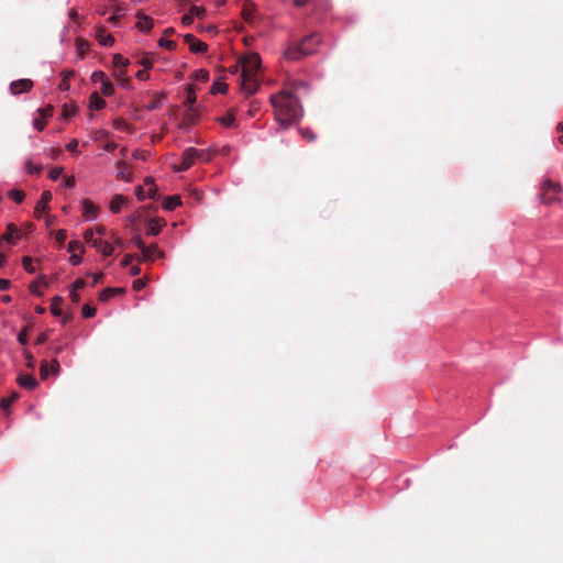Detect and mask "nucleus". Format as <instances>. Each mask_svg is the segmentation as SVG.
Here are the masks:
<instances>
[{
    "label": "nucleus",
    "mask_w": 563,
    "mask_h": 563,
    "mask_svg": "<svg viewBox=\"0 0 563 563\" xmlns=\"http://www.w3.org/2000/svg\"><path fill=\"white\" fill-rule=\"evenodd\" d=\"M275 120L284 129L297 123L303 115L299 98L290 90H282L271 96Z\"/></svg>",
    "instance_id": "f257e3e1"
},
{
    "label": "nucleus",
    "mask_w": 563,
    "mask_h": 563,
    "mask_svg": "<svg viewBox=\"0 0 563 563\" xmlns=\"http://www.w3.org/2000/svg\"><path fill=\"white\" fill-rule=\"evenodd\" d=\"M261 57L258 54H250L241 60V89L246 96L254 95L260 86L258 71L261 69Z\"/></svg>",
    "instance_id": "f03ea898"
},
{
    "label": "nucleus",
    "mask_w": 563,
    "mask_h": 563,
    "mask_svg": "<svg viewBox=\"0 0 563 563\" xmlns=\"http://www.w3.org/2000/svg\"><path fill=\"white\" fill-rule=\"evenodd\" d=\"M321 35L311 33L300 41H291L285 48L283 56L289 62H298L317 52L321 44Z\"/></svg>",
    "instance_id": "7ed1b4c3"
},
{
    "label": "nucleus",
    "mask_w": 563,
    "mask_h": 563,
    "mask_svg": "<svg viewBox=\"0 0 563 563\" xmlns=\"http://www.w3.org/2000/svg\"><path fill=\"white\" fill-rule=\"evenodd\" d=\"M562 187L559 183L544 180L542 185L541 200L545 205H550L556 200V196L561 192Z\"/></svg>",
    "instance_id": "20e7f679"
},
{
    "label": "nucleus",
    "mask_w": 563,
    "mask_h": 563,
    "mask_svg": "<svg viewBox=\"0 0 563 563\" xmlns=\"http://www.w3.org/2000/svg\"><path fill=\"white\" fill-rule=\"evenodd\" d=\"M33 81L27 78L18 79L10 84V91L12 95H21L23 92H27L33 88Z\"/></svg>",
    "instance_id": "39448f33"
},
{
    "label": "nucleus",
    "mask_w": 563,
    "mask_h": 563,
    "mask_svg": "<svg viewBox=\"0 0 563 563\" xmlns=\"http://www.w3.org/2000/svg\"><path fill=\"white\" fill-rule=\"evenodd\" d=\"M184 41L189 45L191 53H206L208 51V45L192 34H186Z\"/></svg>",
    "instance_id": "423d86ee"
},
{
    "label": "nucleus",
    "mask_w": 563,
    "mask_h": 563,
    "mask_svg": "<svg viewBox=\"0 0 563 563\" xmlns=\"http://www.w3.org/2000/svg\"><path fill=\"white\" fill-rule=\"evenodd\" d=\"M164 256L165 253L158 249L156 243H154L145 247L140 261L153 262L155 258H163Z\"/></svg>",
    "instance_id": "0eeeda50"
},
{
    "label": "nucleus",
    "mask_w": 563,
    "mask_h": 563,
    "mask_svg": "<svg viewBox=\"0 0 563 563\" xmlns=\"http://www.w3.org/2000/svg\"><path fill=\"white\" fill-rule=\"evenodd\" d=\"M202 155H206L205 151L197 150L195 147H188L183 152L181 159L190 168L196 162V159H198V157Z\"/></svg>",
    "instance_id": "6e6552de"
},
{
    "label": "nucleus",
    "mask_w": 563,
    "mask_h": 563,
    "mask_svg": "<svg viewBox=\"0 0 563 563\" xmlns=\"http://www.w3.org/2000/svg\"><path fill=\"white\" fill-rule=\"evenodd\" d=\"M51 200H52L51 191H47V190L43 191L41 199L37 201L35 209H34V214L36 218H41L42 213L46 212Z\"/></svg>",
    "instance_id": "1a4fd4ad"
},
{
    "label": "nucleus",
    "mask_w": 563,
    "mask_h": 563,
    "mask_svg": "<svg viewBox=\"0 0 563 563\" xmlns=\"http://www.w3.org/2000/svg\"><path fill=\"white\" fill-rule=\"evenodd\" d=\"M82 206V216L88 220H93L97 218L99 213V208L89 199H84L81 201Z\"/></svg>",
    "instance_id": "9d476101"
},
{
    "label": "nucleus",
    "mask_w": 563,
    "mask_h": 563,
    "mask_svg": "<svg viewBox=\"0 0 563 563\" xmlns=\"http://www.w3.org/2000/svg\"><path fill=\"white\" fill-rule=\"evenodd\" d=\"M136 18H137L136 27L139 29V31L150 32L152 30V27L154 25L153 19L145 15L142 11H139L136 13Z\"/></svg>",
    "instance_id": "9b49d317"
},
{
    "label": "nucleus",
    "mask_w": 563,
    "mask_h": 563,
    "mask_svg": "<svg viewBox=\"0 0 563 563\" xmlns=\"http://www.w3.org/2000/svg\"><path fill=\"white\" fill-rule=\"evenodd\" d=\"M2 238L9 244L14 245L16 241L21 238V232L13 223H10L8 224L7 231L2 235Z\"/></svg>",
    "instance_id": "f8f14e48"
},
{
    "label": "nucleus",
    "mask_w": 563,
    "mask_h": 563,
    "mask_svg": "<svg viewBox=\"0 0 563 563\" xmlns=\"http://www.w3.org/2000/svg\"><path fill=\"white\" fill-rule=\"evenodd\" d=\"M18 384L25 389L32 390L37 386L35 377L31 374L20 375L16 379Z\"/></svg>",
    "instance_id": "ddd939ff"
},
{
    "label": "nucleus",
    "mask_w": 563,
    "mask_h": 563,
    "mask_svg": "<svg viewBox=\"0 0 563 563\" xmlns=\"http://www.w3.org/2000/svg\"><path fill=\"white\" fill-rule=\"evenodd\" d=\"M93 247L97 249L98 252L102 253L104 256L112 255L114 247L107 241L102 239L93 240Z\"/></svg>",
    "instance_id": "4468645a"
},
{
    "label": "nucleus",
    "mask_w": 563,
    "mask_h": 563,
    "mask_svg": "<svg viewBox=\"0 0 563 563\" xmlns=\"http://www.w3.org/2000/svg\"><path fill=\"white\" fill-rule=\"evenodd\" d=\"M166 222L164 220H159V219H151L148 222H147V231H146V234L147 235H157L159 234L163 225H165Z\"/></svg>",
    "instance_id": "2eb2a0df"
},
{
    "label": "nucleus",
    "mask_w": 563,
    "mask_h": 563,
    "mask_svg": "<svg viewBox=\"0 0 563 563\" xmlns=\"http://www.w3.org/2000/svg\"><path fill=\"white\" fill-rule=\"evenodd\" d=\"M97 40L103 46H112L114 43V38L111 34L106 33L103 27H99L96 34Z\"/></svg>",
    "instance_id": "dca6fc26"
},
{
    "label": "nucleus",
    "mask_w": 563,
    "mask_h": 563,
    "mask_svg": "<svg viewBox=\"0 0 563 563\" xmlns=\"http://www.w3.org/2000/svg\"><path fill=\"white\" fill-rule=\"evenodd\" d=\"M128 202V199L122 195H115L110 202V211L112 213H119L122 207Z\"/></svg>",
    "instance_id": "f3484780"
},
{
    "label": "nucleus",
    "mask_w": 563,
    "mask_h": 563,
    "mask_svg": "<svg viewBox=\"0 0 563 563\" xmlns=\"http://www.w3.org/2000/svg\"><path fill=\"white\" fill-rule=\"evenodd\" d=\"M125 292V289L124 288H106L103 289L100 295H99V300L100 301H108L110 298H112L114 295H121V294H124Z\"/></svg>",
    "instance_id": "a211bd4d"
},
{
    "label": "nucleus",
    "mask_w": 563,
    "mask_h": 563,
    "mask_svg": "<svg viewBox=\"0 0 563 563\" xmlns=\"http://www.w3.org/2000/svg\"><path fill=\"white\" fill-rule=\"evenodd\" d=\"M106 101L99 96L97 91L92 92L89 98V108L92 110H101L106 107Z\"/></svg>",
    "instance_id": "6ab92c4d"
},
{
    "label": "nucleus",
    "mask_w": 563,
    "mask_h": 563,
    "mask_svg": "<svg viewBox=\"0 0 563 563\" xmlns=\"http://www.w3.org/2000/svg\"><path fill=\"white\" fill-rule=\"evenodd\" d=\"M75 74H76L75 70H63L62 71L63 78H62V81L59 82V86H58L60 91H68L69 90V88H70L69 80H70L71 77L75 76Z\"/></svg>",
    "instance_id": "aec40b11"
},
{
    "label": "nucleus",
    "mask_w": 563,
    "mask_h": 563,
    "mask_svg": "<svg viewBox=\"0 0 563 563\" xmlns=\"http://www.w3.org/2000/svg\"><path fill=\"white\" fill-rule=\"evenodd\" d=\"M180 205L179 196H168L163 201V208L167 211H173Z\"/></svg>",
    "instance_id": "412c9836"
},
{
    "label": "nucleus",
    "mask_w": 563,
    "mask_h": 563,
    "mask_svg": "<svg viewBox=\"0 0 563 563\" xmlns=\"http://www.w3.org/2000/svg\"><path fill=\"white\" fill-rule=\"evenodd\" d=\"M19 398V394L13 391L9 397H3L0 400V407L3 410H8L9 407Z\"/></svg>",
    "instance_id": "4be33fe9"
},
{
    "label": "nucleus",
    "mask_w": 563,
    "mask_h": 563,
    "mask_svg": "<svg viewBox=\"0 0 563 563\" xmlns=\"http://www.w3.org/2000/svg\"><path fill=\"white\" fill-rule=\"evenodd\" d=\"M62 302H63V298L59 297V296L54 297L53 300H52L51 312L55 317H60L62 316V310H60Z\"/></svg>",
    "instance_id": "5701e85b"
},
{
    "label": "nucleus",
    "mask_w": 563,
    "mask_h": 563,
    "mask_svg": "<svg viewBox=\"0 0 563 563\" xmlns=\"http://www.w3.org/2000/svg\"><path fill=\"white\" fill-rule=\"evenodd\" d=\"M8 197L16 203H21L25 198V192L20 189H11L8 191Z\"/></svg>",
    "instance_id": "b1692460"
},
{
    "label": "nucleus",
    "mask_w": 563,
    "mask_h": 563,
    "mask_svg": "<svg viewBox=\"0 0 563 563\" xmlns=\"http://www.w3.org/2000/svg\"><path fill=\"white\" fill-rule=\"evenodd\" d=\"M144 185L147 187L146 195L150 199L156 198V186L154 184V180L152 178H146Z\"/></svg>",
    "instance_id": "393cba45"
},
{
    "label": "nucleus",
    "mask_w": 563,
    "mask_h": 563,
    "mask_svg": "<svg viewBox=\"0 0 563 563\" xmlns=\"http://www.w3.org/2000/svg\"><path fill=\"white\" fill-rule=\"evenodd\" d=\"M309 5L316 11H325L329 8V0H309Z\"/></svg>",
    "instance_id": "a878e982"
},
{
    "label": "nucleus",
    "mask_w": 563,
    "mask_h": 563,
    "mask_svg": "<svg viewBox=\"0 0 563 563\" xmlns=\"http://www.w3.org/2000/svg\"><path fill=\"white\" fill-rule=\"evenodd\" d=\"M76 48L79 53V56L81 58H84L85 54L88 52L89 49V43L82 38H77L76 40Z\"/></svg>",
    "instance_id": "bb28decb"
},
{
    "label": "nucleus",
    "mask_w": 563,
    "mask_h": 563,
    "mask_svg": "<svg viewBox=\"0 0 563 563\" xmlns=\"http://www.w3.org/2000/svg\"><path fill=\"white\" fill-rule=\"evenodd\" d=\"M130 64V60L123 57L121 54H115L113 56V66L115 68H125Z\"/></svg>",
    "instance_id": "cd10ccee"
},
{
    "label": "nucleus",
    "mask_w": 563,
    "mask_h": 563,
    "mask_svg": "<svg viewBox=\"0 0 563 563\" xmlns=\"http://www.w3.org/2000/svg\"><path fill=\"white\" fill-rule=\"evenodd\" d=\"M101 92L106 97H110L113 95L114 87H113V84L109 79H106L103 82H101Z\"/></svg>",
    "instance_id": "c85d7f7f"
},
{
    "label": "nucleus",
    "mask_w": 563,
    "mask_h": 563,
    "mask_svg": "<svg viewBox=\"0 0 563 563\" xmlns=\"http://www.w3.org/2000/svg\"><path fill=\"white\" fill-rule=\"evenodd\" d=\"M196 100H197V98H196V92H195L194 87L192 86H188L187 87V97H186L185 104L188 108H191L195 104Z\"/></svg>",
    "instance_id": "c756f323"
},
{
    "label": "nucleus",
    "mask_w": 563,
    "mask_h": 563,
    "mask_svg": "<svg viewBox=\"0 0 563 563\" xmlns=\"http://www.w3.org/2000/svg\"><path fill=\"white\" fill-rule=\"evenodd\" d=\"M124 15V9L118 4L114 7V13L109 18L111 23H117Z\"/></svg>",
    "instance_id": "7c9ffc66"
},
{
    "label": "nucleus",
    "mask_w": 563,
    "mask_h": 563,
    "mask_svg": "<svg viewBox=\"0 0 563 563\" xmlns=\"http://www.w3.org/2000/svg\"><path fill=\"white\" fill-rule=\"evenodd\" d=\"M96 312V308L88 303H85L81 308V313L84 318H92L95 317Z\"/></svg>",
    "instance_id": "2f4dec72"
},
{
    "label": "nucleus",
    "mask_w": 563,
    "mask_h": 563,
    "mask_svg": "<svg viewBox=\"0 0 563 563\" xmlns=\"http://www.w3.org/2000/svg\"><path fill=\"white\" fill-rule=\"evenodd\" d=\"M22 265L27 273L33 274L35 272L33 261L30 256H24L22 258Z\"/></svg>",
    "instance_id": "473e14b6"
},
{
    "label": "nucleus",
    "mask_w": 563,
    "mask_h": 563,
    "mask_svg": "<svg viewBox=\"0 0 563 563\" xmlns=\"http://www.w3.org/2000/svg\"><path fill=\"white\" fill-rule=\"evenodd\" d=\"M219 121L222 125L230 128L233 126L235 118L232 113H229L225 117L220 118Z\"/></svg>",
    "instance_id": "72a5a7b5"
},
{
    "label": "nucleus",
    "mask_w": 563,
    "mask_h": 563,
    "mask_svg": "<svg viewBox=\"0 0 563 563\" xmlns=\"http://www.w3.org/2000/svg\"><path fill=\"white\" fill-rule=\"evenodd\" d=\"M190 13L194 16H197L198 19H202L206 15V9L203 7H191Z\"/></svg>",
    "instance_id": "f704fd0d"
},
{
    "label": "nucleus",
    "mask_w": 563,
    "mask_h": 563,
    "mask_svg": "<svg viewBox=\"0 0 563 563\" xmlns=\"http://www.w3.org/2000/svg\"><path fill=\"white\" fill-rule=\"evenodd\" d=\"M158 45L161 47H164V48L168 49V51H173V49L176 48V42H174L172 40H166V38H161L158 41Z\"/></svg>",
    "instance_id": "c9c22d12"
},
{
    "label": "nucleus",
    "mask_w": 563,
    "mask_h": 563,
    "mask_svg": "<svg viewBox=\"0 0 563 563\" xmlns=\"http://www.w3.org/2000/svg\"><path fill=\"white\" fill-rule=\"evenodd\" d=\"M84 245L79 241H70L67 246V251L70 253H75L76 251H82Z\"/></svg>",
    "instance_id": "e433bc0d"
},
{
    "label": "nucleus",
    "mask_w": 563,
    "mask_h": 563,
    "mask_svg": "<svg viewBox=\"0 0 563 563\" xmlns=\"http://www.w3.org/2000/svg\"><path fill=\"white\" fill-rule=\"evenodd\" d=\"M107 78L106 74L101 70L93 71L91 75L92 82H103Z\"/></svg>",
    "instance_id": "4c0bfd02"
},
{
    "label": "nucleus",
    "mask_w": 563,
    "mask_h": 563,
    "mask_svg": "<svg viewBox=\"0 0 563 563\" xmlns=\"http://www.w3.org/2000/svg\"><path fill=\"white\" fill-rule=\"evenodd\" d=\"M55 239H56L58 245L62 246L65 243L66 239H67L66 230H64V229L58 230L55 233Z\"/></svg>",
    "instance_id": "58836bf2"
},
{
    "label": "nucleus",
    "mask_w": 563,
    "mask_h": 563,
    "mask_svg": "<svg viewBox=\"0 0 563 563\" xmlns=\"http://www.w3.org/2000/svg\"><path fill=\"white\" fill-rule=\"evenodd\" d=\"M227 89H228V85L227 84H224V82H216L212 86L211 92L212 93H218V92L224 93L227 91Z\"/></svg>",
    "instance_id": "ea45409f"
},
{
    "label": "nucleus",
    "mask_w": 563,
    "mask_h": 563,
    "mask_svg": "<svg viewBox=\"0 0 563 563\" xmlns=\"http://www.w3.org/2000/svg\"><path fill=\"white\" fill-rule=\"evenodd\" d=\"M49 368L48 363L46 361H43L40 367V376L42 379H46L49 375Z\"/></svg>",
    "instance_id": "a19ab883"
},
{
    "label": "nucleus",
    "mask_w": 563,
    "mask_h": 563,
    "mask_svg": "<svg viewBox=\"0 0 563 563\" xmlns=\"http://www.w3.org/2000/svg\"><path fill=\"white\" fill-rule=\"evenodd\" d=\"M132 242H133V244H134L137 249H140L141 253H143V252H144V250H145V247L147 246V245H145L144 241L142 240V238H141L140 235L134 236V238L132 239Z\"/></svg>",
    "instance_id": "79ce46f5"
},
{
    "label": "nucleus",
    "mask_w": 563,
    "mask_h": 563,
    "mask_svg": "<svg viewBox=\"0 0 563 563\" xmlns=\"http://www.w3.org/2000/svg\"><path fill=\"white\" fill-rule=\"evenodd\" d=\"M27 330H29V327H25L23 328L20 333L18 334V341L22 344V345H25L27 343Z\"/></svg>",
    "instance_id": "37998d69"
},
{
    "label": "nucleus",
    "mask_w": 563,
    "mask_h": 563,
    "mask_svg": "<svg viewBox=\"0 0 563 563\" xmlns=\"http://www.w3.org/2000/svg\"><path fill=\"white\" fill-rule=\"evenodd\" d=\"M38 114L41 118L46 120L48 117L53 115V107L40 108Z\"/></svg>",
    "instance_id": "c03bdc74"
},
{
    "label": "nucleus",
    "mask_w": 563,
    "mask_h": 563,
    "mask_svg": "<svg viewBox=\"0 0 563 563\" xmlns=\"http://www.w3.org/2000/svg\"><path fill=\"white\" fill-rule=\"evenodd\" d=\"M300 134L309 142H313L316 140L314 133L309 129H300Z\"/></svg>",
    "instance_id": "a18cd8bd"
},
{
    "label": "nucleus",
    "mask_w": 563,
    "mask_h": 563,
    "mask_svg": "<svg viewBox=\"0 0 563 563\" xmlns=\"http://www.w3.org/2000/svg\"><path fill=\"white\" fill-rule=\"evenodd\" d=\"M135 258L140 260L141 257H139L137 255H133V254H126L122 262H121V265L123 267H126V266H130V264L132 263V261H134Z\"/></svg>",
    "instance_id": "49530a36"
},
{
    "label": "nucleus",
    "mask_w": 563,
    "mask_h": 563,
    "mask_svg": "<svg viewBox=\"0 0 563 563\" xmlns=\"http://www.w3.org/2000/svg\"><path fill=\"white\" fill-rule=\"evenodd\" d=\"M48 368H49V372L53 374V375H57L59 373V369H60V366H59V363L56 358H54L51 364H48Z\"/></svg>",
    "instance_id": "de8ad7c7"
},
{
    "label": "nucleus",
    "mask_w": 563,
    "mask_h": 563,
    "mask_svg": "<svg viewBox=\"0 0 563 563\" xmlns=\"http://www.w3.org/2000/svg\"><path fill=\"white\" fill-rule=\"evenodd\" d=\"M41 170H42L41 166H35L32 164V162L26 163V172L29 174H38V173H41Z\"/></svg>",
    "instance_id": "09e8293b"
},
{
    "label": "nucleus",
    "mask_w": 563,
    "mask_h": 563,
    "mask_svg": "<svg viewBox=\"0 0 563 563\" xmlns=\"http://www.w3.org/2000/svg\"><path fill=\"white\" fill-rule=\"evenodd\" d=\"M46 121L45 119L38 117L34 120L33 125L37 131H42L45 128Z\"/></svg>",
    "instance_id": "8fccbe9b"
},
{
    "label": "nucleus",
    "mask_w": 563,
    "mask_h": 563,
    "mask_svg": "<svg viewBox=\"0 0 563 563\" xmlns=\"http://www.w3.org/2000/svg\"><path fill=\"white\" fill-rule=\"evenodd\" d=\"M62 172H63V168L62 167H54L53 169H51L49 172V178L52 180H56L59 178V176L62 175Z\"/></svg>",
    "instance_id": "3c124183"
},
{
    "label": "nucleus",
    "mask_w": 563,
    "mask_h": 563,
    "mask_svg": "<svg viewBox=\"0 0 563 563\" xmlns=\"http://www.w3.org/2000/svg\"><path fill=\"white\" fill-rule=\"evenodd\" d=\"M145 285H146L145 280H144V279H142V278H140V279H135V280L133 282L132 287H133V289H134L135 291H140V290H142V289L145 287Z\"/></svg>",
    "instance_id": "603ef678"
},
{
    "label": "nucleus",
    "mask_w": 563,
    "mask_h": 563,
    "mask_svg": "<svg viewBox=\"0 0 563 563\" xmlns=\"http://www.w3.org/2000/svg\"><path fill=\"white\" fill-rule=\"evenodd\" d=\"M75 111H76V109H75V108H69L68 106H66V104H65V106L63 107V112H62V114H63V117H64L65 119H69L70 117H73V115H74Z\"/></svg>",
    "instance_id": "864d4df0"
},
{
    "label": "nucleus",
    "mask_w": 563,
    "mask_h": 563,
    "mask_svg": "<svg viewBox=\"0 0 563 563\" xmlns=\"http://www.w3.org/2000/svg\"><path fill=\"white\" fill-rule=\"evenodd\" d=\"M136 197H137V199H139V200H141V201H142V200H144V199H146V198H147L146 189H145L144 187H142V186H139V187L136 188Z\"/></svg>",
    "instance_id": "5fc2aeb1"
},
{
    "label": "nucleus",
    "mask_w": 563,
    "mask_h": 563,
    "mask_svg": "<svg viewBox=\"0 0 563 563\" xmlns=\"http://www.w3.org/2000/svg\"><path fill=\"white\" fill-rule=\"evenodd\" d=\"M24 357L26 360V366L30 367V368H33L34 367V357H33V355L30 352L25 351L24 352Z\"/></svg>",
    "instance_id": "6e6d98bb"
},
{
    "label": "nucleus",
    "mask_w": 563,
    "mask_h": 563,
    "mask_svg": "<svg viewBox=\"0 0 563 563\" xmlns=\"http://www.w3.org/2000/svg\"><path fill=\"white\" fill-rule=\"evenodd\" d=\"M135 77L140 80H147L150 78V74L147 73V69H142L135 74Z\"/></svg>",
    "instance_id": "4d7b16f0"
},
{
    "label": "nucleus",
    "mask_w": 563,
    "mask_h": 563,
    "mask_svg": "<svg viewBox=\"0 0 563 563\" xmlns=\"http://www.w3.org/2000/svg\"><path fill=\"white\" fill-rule=\"evenodd\" d=\"M85 285H86V282H85L84 279L79 278V279H76V280L73 283V287H71V289H73V290H78V289L84 288V287H85Z\"/></svg>",
    "instance_id": "13d9d810"
},
{
    "label": "nucleus",
    "mask_w": 563,
    "mask_h": 563,
    "mask_svg": "<svg viewBox=\"0 0 563 563\" xmlns=\"http://www.w3.org/2000/svg\"><path fill=\"white\" fill-rule=\"evenodd\" d=\"M196 77L202 81H207L209 79V74L207 70L200 69L197 71Z\"/></svg>",
    "instance_id": "bf43d9fd"
},
{
    "label": "nucleus",
    "mask_w": 563,
    "mask_h": 563,
    "mask_svg": "<svg viewBox=\"0 0 563 563\" xmlns=\"http://www.w3.org/2000/svg\"><path fill=\"white\" fill-rule=\"evenodd\" d=\"M69 262L75 266L79 265L81 263V255H77L76 253H73L69 258Z\"/></svg>",
    "instance_id": "052dcab7"
},
{
    "label": "nucleus",
    "mask_w": 563,
    "mask_h": 563,
    "mask_svg": "<svg viewBox=\"0 0 563 563\" xmlns=\"http://www.w3.org/2000/svg\"><path fill=\"white\" fill-rule=\"evenodd\" d=\"M47 340H48V334H47L46 332H43V333H41V334L37 336V339H36V341H35V344H37V345L43 344V343H45Z\"/></svg>",
    "instance_id": "680f3d73"
},
{
    "label": "nucleus",
    "mask_w": 563,
    "mask_h": 563,
    "mask_svg": "<svg viewBox=\"0 0 563 563\" xmlns=\"http://www.w3.org/2000/svg\"><path fill=\"white\" fill-rule=\"evenodd\" d=\"M253 11L251 9L244 8L242 11V15L246 22H251Z\"/></svg>",
    "instance_id": "e2e57ef3"
},
{
    "label": "nucleus",
    "mask_w": 563,
    "mask_h": 563,
    "mask_svg": "<svg viewBox=\"0 0 563 563\" xmlns=\"http://www.w3.org/2000/svg\"><path fill=\"white\" fill-rule=\"evenodd\" d=\"M258 109H260V107H258L257 102L256 101H252L250 110H249L250 117H254L255 113L258 111Z\"/></svg>",
    "instance_id": "0e129e2a"
},
{
    "label": "nucleus",
    "mask_w": 563,
    "mask_h": 563,
    "mask_svg": "<svg viewBox=\"0 0 563 563\" xmlns=\"http://www.w3.org/2000/svg\"><path fill=\"white\" fill-rule=\"evenodd\" d=\"M84 239L86 242H92L93 243V231L91 229H88L84 233Z\"/></svg>",
    "instance_id": "69168bd1"
},
{
    "label": "nucleus",
    "mask_w": 563,
    "mask_h": 563,
    "mask_svg": "<svg viewBox=\"0 0 563 563\" xmlns=\"http://www.w3.org/2000/svg\"><path fill=\"white\" fill-rule=\"evenodd\" d=\"M77 146H78V140L74 139V140H71V141L67 144L66 148H67L69 152H76Z\"/></svg>",
    "instance_id": "338daca9"
},
{
    "label": "nucleus",
    "mask_w": 563,
    "mask_h": 563,
    "mask_svg": "<svg viewBox=\"0 0 563 563\" xmlns=\"http://www.w3.org/2000/svg\"><path fill=\"white\" fill-rule=\"evenodd\" d=\"M140 64L144 67V69H148L152 67V60L148 57H143L140 60Z\"/></svg>",
    "instance_id": "774afa93"
}]
</instances>
